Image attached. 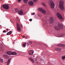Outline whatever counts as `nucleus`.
<instances>
[{"mask_svg":"<svg viewBox=\"0 0 65 65\" xmlns=\"http://www.w3.org/2000/svg\"><path fill=\"white\" fill-rule=\"evenodd\" d=\"M45 1H46V2L48 3L49 2V5L52 8H54L55 5L54 3L53 2V1L52 0H46Z\"/></svg>","mask_w":65,"mask_h":65,"instance_id":"1","label":"nucleus"},{"mask_svg":"<svg viewBox=\"0 0 65 65\" xmlns=\"http://www.w3.org/2000/svg\"><path fill=\"white\" fill-rule=\"evenodd\" d=\"M45 22L47 24H49L50 23V24L51 25H52V24H53V23H54V19L53 17H51L50 18V19L48 21V19L46 20L45 21Z\"/></svg>","mask_w":65,"mask_h":65,"instance_id":"2","label":"nucleus"},{"mask_svg":"<svg viewBox=\"0 0 65 65\" xmlns=\"http://www.w3.org/2000/svg\"><path fill=\"white\" fill-rule=\"evenodd\" d=\"M54 28L56 30H59L60 29L63 28V25L62 24L59 23L58 24L57 26H54Z\"/></svg>","mask_w":65,"mask_h":65,"instance_id":"3","label":"nucleus"},{"mask_svg":"<svg viewBox=\"0 0 65 65\" xmlns=\"http://www.w3.org/2000/svg\"><path fill=\"white\" fill-rule=\"evenodd\" d=\"M59 7L61 10H64V6H63V1H60L59 2Z\"/></svg>","mask_w":65,"mask_h":65,"instance_id":"4","label":"nucleus"},{"mask_svg":"<svg viewBox=\"0 0 65 65\" xmlns=\"http://www.w3.org/2000/svg\"><path fill=\"white\" fill-rule=\"evenodd\" d=\"M7 55H17V53L15 52H11L10 51H8L7 52Z\"/></svg>","mask_w":65,"mask_h":65,"instance_id":"5","label":"nucleus"},{"mask_svg":"<svg viewBox=\"0 0 65 65\" xmlns=\"http://www.w3.org/2000/svg\"><path fill=\"white\" fill-rule=\"evenodd\" d=\"M16 11L17 12H18V13L20 15H22L23 14V12L22 10H19L18 8L16 9Z\"/></svg>","mask_w":65,"mask_h":65,"instance_id":"6","label":"nucleus"},{"mask_svg":"<svg viewBox=\"0 0 65 65\" xmlns=\"http://www.w3.org/2000/svg\"><path fill=\"white\" fill-rule=\"evenodd\" d=\"M17 29L18 32H21L22 31L21 28H20V25H19V24L18 23H17Z\"/></svg>","mask_w":65,"mask_h":65,"instance_id":"7","label":"nucleus"},{"mask_svg":"<svg viewBox=\"0 0 65 65\" xmlns=\"http://www.w3.org/2000/svg\"><path fill=\"white\" fill-rule=\"evenodd\" d=\"M3 7L4 9H6V10L9 9V7L8 5H3Z\"/></svg>","mask_w":65,"mask_h":65,"instance_id":"8","label":"nucleus"},{"mask_svg":"<svg viewBox=\"0 0 65 65\" xmlns=\"http://www.w3.org/2000/svg\"><path fill=\"white\" fill-rule=\"evenodd\" d=\"M57 17L59 19H61V20H62L63 19V18H62V16L60 14V13H59V12H58L57 13Z\"/></svg>","mask_w":65,"mask_h":65,"instance_id":"9","label":"nucleus"},{"mask_svg":"<svg viewBox=\"0 0 65 65\" xmlns=\"http://www.w3.org/2000/svg\"><path fill=\"white\" fill-rule=\"evenodd\" d=\"M34 53V51L32 50H30L28 51V54L30 55H32Z\"/></svg>","mask_w":65,"mask_h":65,"instance_id":"10","label":"nucleus"},{"mask_svg":"<svg viewBox=\"0 0 65 65\" xmlns=\"http://www.w3.org/2000/svg\"><path fill=\"white\" fill-rule=\"evenodd\" d=\"M41 12L43 13V14H45L46 13V12L45 10L41 8Z\"/></svg>","mask_w":65,"mask_h":65,"instance_id":"11","label":"nucleus"},{"mask_svg":"<svg viewBox=\"0 0 65 65\" xmlns=\"http://www.w3.org/2000/svg\"><path fill=\"white\" fill-rule=\"evenodd\" d=\"M34 4V2L32 1H30L28 2V4L30 6H32V5H33V4Z\"/></svg>","mask_w":65,"mask_h":65,"instance_id":"12","label":"nucleus"},{"mask_svg":"<svg viewBox=\"0 0 65 65\" xmlns=\"http://www.w3.org/2000/svg\"><path fill=\"white\" fill-rule=\"evenodd\" d=\"M57 45L58 46H61V47H65V45L64 44H58Z\"/></svg>","mask_w":65,"mask_h":65,"instance_id":"13","label":"nucleus"},{"mask_svg":"<svg viewBox=\"0 0 65 65\" xmlns=\"http://www.w3.org/2000/svg\"><path fill=\"white\" fill-rule=\"evenodd\" d=\"M28 59L29 60L31 61L33 63H34V61L33 59L31 57H29Z\"/></svg>","mask_w":65,"mask_h":65,"instance_id":"14","label":"nucleus"},{"mask_svg":"<svg viewBox=\"0 0 65 65\" xmlns=\"http://www.w3.org/2000/svg\"><path fill=\"white\" fill-rule=\"evenodd\" d=\"M55 51H59V52H60V51L62 50L61 48H55Z\"/></svg>","mask_w":65,"mask_h":65,"instance_id":"15","label":"nucleus"},{"mask_svg":"<svg viewBox=\"0 0 65 65\" xmlns=\"http://www.w3.org/2000/svg\"><path fill=\"white\" fill-rule=\"evenodd\" d=\"M10 61H11V58H10L8 59L7 62V65H9V64Z\"/></svg>","mask_w":65,"mask_h":65,"instance_id":"16","label":"nucleus"},{"mask_svg":"<svg viewBox=\"0 0 65 65\" xmlns=\"http://www.w3.org/2000/svg\"><path fill=\"white\" fill-rule=\"evenodd\" d=\"M4 58H9V56L5 54L4 55Z\"/></svg>","mask_w":65,"mask_h":65,"instance_id":"17","label":"nucleus"},{"mask_svg":"<svg viewBox=\"0 0 65 65\" xmlns=\"http://www.w3.org/2000/svg\"><path fill=\"white\" fill-rule=\"evenodd\" d=\"M42 5L45 7H46V6L45 5V4L44 3H42Z\"/></svg>","mask_w":65,"mask_h":65,"instance_id":"18","label":"nucleus"},{"mask_svg":"<svg viewBox=\"0 0 65 65\" xmlns=\"http://www.w3.org/2000/svg\"><path fill=\"white\" fill-rule=\"evenodd\" d=\"M11 33H12V31H9V32H8L7 34V35H10L11 34Z\"/></svg>","mask_w":65,"mask_h":65,"instance_id":"19","label":"nucleus"},{"mask_svg":"<svg viewBox=\"0 0 65 65\" xmlns=\"http://www.w3.org/2000/svg\"><path fill=\"white\" fill-rule=\"evenodd\" d=\"M0 62L1 63H2L3 62V59L0 58Z\"/></svg>","mask_w":65,"mask_h":65,"instance_id":"20","label":"nucleus"},{"mask_svg":"<svg viewBox=\"0 0 65 65\" xmlns=\"http://www.w3.org/2000/svg\"><path fill=\"white\" fill-rule=\"evenodd\" d=\"M65 36V35L64 34L61 35L59 36V37H63V36Z\"/></svg>","mask_w":65,"mask_h":65,"instance_id":"21","label":"nucleus"},{"mask_svg":"<svg viewBox=\"0 0 65 65\" xmlns=\"http://www.w3.org/2000/svg\"><path fill=\"white\" fill-rule=\"evenodd\" d=\"M23 1L25 3H27L28 2V0H23Z\"/></svg>","mask_w":65,"mask_h":65,"instance_id":"22","label":"nucleus"},{"mask_svg":"<svg viewBox=\"0 0 65 65\" xmlns=\"http://www.w3.org/2000/svg\"><path fill=\"white\" fill-rule=\"evenodd\" d=\"M65 59V55L63 56L62 57V59L63 60H64V59Z\"/></svg>","mask_w":65,"mask_h":65,"instance_id":"23","label":"nucleus"},{"mask_svg":"<svg viewBox=\"0 0 65 65\" xmlns=\"http://www.w3.org/2000/svg\"><path fill=\"white\" fill-rule=\"evenodd\" d=\"M26 43H24L23 45V47H26Z\"/></svg>","mask_w":65,"mask_h":65,"instance_id":"24","label":"nucleus"},{"mask_svg":"<svg viewBox=\"0 0 65 65\" xmlns=\"http://www.w3.org/2000/svg\"><path fill=\"white\" fill-rule=\"evenodd\" d=\"M38 10L41 12V8H39L38 9Z\"/></svg>","mask_w":65,"mask_h":65,"instance_id":"25","label":"nucleus"},{"mask_svg":"<svg viewBox=\"0 0 65 65\" xmlns=\"http://www.w3.org/2000/svg\"><path fill=\"white\" fill-rule=\"evenodd\" d=\"M27 54L26 53H24V57H27Z\"/></svg>","mask_w":65,"mask_h":65,"instance_id":"26","label":"nucleus"},{"mask_svg":"<svg viewBox=\"0 0 65 65\" xmlns=\"http://www.w3.org/2000/svg\"><path fill=\"white\" fill-rule=\"evenodd\" d=\"M20 26L21 28H22V27H23V25L21 23L20 24Z\"/></svg>","mask_w":65,"mask_h":65,"instance_id":"27","label":"nucleus"},{"mask_svg":"<svg viewBox=\"0 0 65 65\" xmlns=\"http://www.w3.org/2000/svg\"><path fill=\"white\" fill-rule=\"evenodd\" d=\"M3 47V45H2L1 43V44H0V47Z\"/></svg>","mask_w":65,"mask_h":65,"instance_id":"28","label":"nucleus"},{"mask_svg":"<svg viewBox=\"0 0 65 65\" xmlns=\"http://www.w3.org/2000/svg\"><path fill=\"white\" fill-rule=\"evenodd\" d=\"M29 42L30 44H32V42L31 41H30Z\"/></svg>","mask_w":65,"mask_h":65,"instance_id":"29","label":"nucleus"},{"mask_svg":"<svg viewBox=\"0 0 65 65\" xmlns=\"http://www.w3.org/2000/svg\"><path fill=\"white\" fill-rule=\"evenodd\" d=\"M35 13L33 12L32 13L31 15H35Z\"/></svg>","mask_w":65,"mask_h":65,"instance_id":"30","label":"nucleus"},{"mask_svg":"<svg viewBox=\"0 0 65 65\" xmlns=\"http://www.w3.org/2000/svg\"><path fill=\"white\" fill-rule=\"evenodd\" d=\"M18 2H20L21 1H22V0H18Z\"/></svg>","mask_w":65,"mask_h":65,"instance_id":"31","label":"nucleus"},{"mask_svg":"<svg viewBox=\"0 0 65 65\" xmlns=\"http://www.w3.org/2000/svg\"><path fill=\"white\" fill-rule=\"evenodd\" d=\"M3 33H6V31H5V30H4V31H3Z\"/></svg>","mask_w":65,"mask_h":65,"instance_id":"32","label":"nucleus"},{"mask_svg":"<svg viewBox=\"0 0 65 65\" xmlns=\"http://www.w3.org/2000/svg\"><path fill=\"white\" fill-rule=\"evenodd\" d=\"M34 1L35 2H37V0H34Z\"/></svg>","mask_w":65,"mask_h":65,"instance_id":"33","label":"nucleus"},{"mask_svg":"<svg viewBox=\"0 0 65 65\" xmlns=\"http://www.w3.org/2000/svg\"><path fill=\"white\" fill-rule=\"evenodd\" d=\"M32 21V19H30L29 20V21Z\"/></svg>","mask_w":65,"mask_h":65,"instance_id":"34","label":"nucleus"},{"mask_svg":"<svg viewBox=\"0 0 65 65\" xmlns=\"http://www.w3.org/2000/svg\"><path fill=\"white\" fill-rule=\"evenodd\" d=\"M27 46H28V45H29V43H27Z\"/></svg>","mask_w":65,"mask_h":65,"instance_id":"35","label":"nucleus"},{"mask_svg":"<svg viewBox=\"0 0 65 65\" xmlns=\"http://www.w3.org/2000/svg\"><path fill=\"white\" fill-rule=\"evenodd\" d=\"M22 37L24 38L25 37V36H22Z\"/></svg>","mask_w":65,"mask_h":65,"instance_id":"36","label":"nucleus"},{"mask_svg":"<svg viewBox=\"0 0 65 65\" xmlns=\"http://www.w3.org/2000/svg\"><path fill=\"white\" fill-rule=\"evenodd\" d=\"M1 41L0 40V44L1 43Z\"/></svg>","mask_w":65,"mask_h":65,"instance_id":"37","label":"nucleus"},{"mask_svg":"<svg viewBox=\"0 0 65 65\" xmlns=\"http://www.w3.org/2000/svg\"><path fill=\"white\" fill-rule=\"evenodd\" d=\"M6 30H7V31H8V30H9V29H6Z\"/></svg>","mask_w":65,"mask_h":65,"instance_id":"38","label":"nucleus"},{"mask_svg":"<svg viewBox=\"0 0 65 65\" xmlns=\"http://www.w3.org/2000/svg\"><path fill=\"white\" fill-rule=\"evenodd\" d=\"M25 6V5H23V7H24V6Z\"/></svg>","mask_w":65,"mask_h":65,"instance_id":"39","label":"nucleus"},{"mask_svg":"<svg viewBox=\"0 0 65 65\" xmlns=\"http://www.w3.org/2000/svg\"><path fill=\"white\" fill-rule=\"evenodd\" d=\"M17 21H18V18H17Z\"/></svg>","mask_w":65,"mask_h":65,"instance_id":"40","label":"nucleus"},{"mask_svg":"<svg viewBox=\"0 0 65 65\" xmlns=\"http://www.w3.org/2000/svg\"><path fill=\"white\" fill-rule=\"evenodd\" d=\"M14 11H15V10H14Z\"/></svg>","mask_w":65,"mask_h":65,"instance_id":"41","label":"nucleus"},{"mask_svg":"<svg viewBox=\"0 0 65 65\" xmlns=\"http://www.w3.org/2000/svg\"><path fill=\"white\" fill-rule=\"evenodd\" d=\"M3 1V0H0V1Z\"/></svg>","mask_w":65,"mask_h":65,"instance_id":"42","label":"nucleus"},{"mask_svg":"<svg viewBox=\"0 0 65 65\" xmlns=\"http://www.w3.org/2000/svg\"><path fill=\"white\" fill-rule=\"evenodd\" d=\"M0 27H1V25H0Z\"/></svg>","mask_w":65,"mask_h":65,"instance_id":"43","label":"nucleus"},{"mask_svg":"<svg viewBox=\"0 0 65 65\" xmlns=\"http://www.w3.org/2000/svg\"><path fill=\"white\" fill-rule=\"evenodd\" d=\"M2 50L1 51V52H2Z\"/></svg>","mask_w":65,"mask_h":65,"instance_id":"44","label":"nucleus"},{"mask_svg":"<svg viewBox=\"0 0 65 65\" xmlns=\"http://www.w3.org/2000/svg\"><path fill=\"white\" fill-rule=\"evenodd\" d=\"M36 60V59H35V60Z\"/></svg>","mask_w":65,"mask_h":65,"instance_id":"45","label":"nucleus"}]
</instances>
